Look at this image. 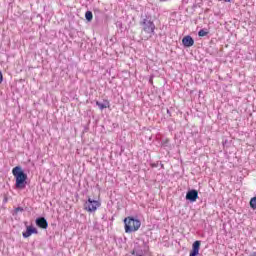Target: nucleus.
<instances>
[{"instance_id":"nucleus-5","label":"nucleus","mask_w":256,"mask_h":256,"mask_svg":"<svg viewBox=\"0 0 256 256\" xmlns=\"http://www.w3.org/2000/svg\"><path fill=\"white\" fill-rule=\"evenodd\" d=\"M187 201H191L192 203H195L199 199V192L197 190H190L186 194Z\"/></svg>"},{"instance_id":"nucleus-12","label":"nucleus","mask_w":256,"mask_h":256,"mask_svg":"<svg viewBox=\"0 0 256 256\" xmlns=\"http://www.w3.org/2000/svg\"><path fill=\"white\" fill-rule=\"evenodd\" d=\"M85 18L87 19V21H93V12L92 11H87L85 13Z\"/></svg>"},{"instance_id":"nucleus-3","label":"nucleus","mask_w":256,"mask_h":256,"mask_svg":"<svg viewBox=\"0 0 256 256\" xmlns=\"http://www.w3.org/2000/svg\"><path fill=\"white\" fill-rule=\"evenodd\" d=\"M124 229L125 233H135V231H139V229H141V221L128 216L124 219Z\"/></svg>"},{"instance_id":"nucleus-13","label":"nucleus","mask_w":256,"mask_h":256,"mask_svg":"<svg viewBox=\"0 0 256 256\" xmlns=\"http://www.w3.org/2000/svg\"><path fill=\"white\" fill-rule=\"evenodd\" d=\"M250 207L252 209H256V197L251 198V200H250Z\"/></svg>"},{"instance_id":"nucleus-8","label":"nucleus","mask_w":256,"mask_h":256,"mask_svg":"<svg viewBox=\"0 0 256 256\" xmlns=\"http://www.w3.org/2000/svg\"><path fill=\"white\" fill-rule=\"evenodd\" d=\"M36 225L40 227V229H47V227H49V223H47V220L43 217L36 219Z\"/></svg>"},{"instance_id":"nucleus-9","label":"nucleus","mask_w":256,"mask_h":256,"mask_svg":"<svg viewBox=\"0 0 256 256\" xmlns=\"http://www.w3.org/2000/svg\"><path fill=\"white\" fill-rule=\"evenodd\" d=\"M182 43L184 47H193V45H195V40H193V37L191 36H185L182 39Z\"/></svg>"},{"instance_id":"nucleus-6","label":"nucleus","mask_w":256,"mask_h":256,"mask_svg":"<svg viewBox=\"0 0 256 256\" xmlns=\"http://www.w3.org/2000/svg\"><path fill=\"white\" fill-rule=\"evenodd\" d=\"M38 231L37 228L33 226H27L26 231L22 233L23 237L27 239V237H31V235H37Z\"/></svg>"},{"instance_id":"nucleus-7","label":"nucleus","mask_w":256,"mask_h":256,"mask_svg":"<svg viewBox=\"0 0 256 256\" xmlns=\"http://www.w3.org/2000/svg\"><path fill=\"white\" fill-rule=\"evenodd\" d=\"M201 247V241H195L192 245V250L189 256H197L199 255V249Z\"/></svg>"},{"instance_id":"nucleus-11","label":"nucleus","mask_w":256,"mask_h":256,"mask_svg":"<svg viewBox=\"0 0 256 256\" xmlns=\"http://www.w3.org/2000/svg\"><path fill=\"white\" fill-rule=\"evenodd\" d=\"M207 35H209V31L205 30V29H201L198 32V37H207Z\"/></svg>"},{"instance_id":"nucleus-17","label":"nucleus","mask_w":256,"mask_h":256,"mask_svg":"<svg viewBox=\"0 0 256 256\" xmlns=\"http://www.w3.org/2000/svg\"><path fill=\"white\" fill-rule=\"evenodd\" d=\"M131 255H135V250H133V251L131 252Z\"/></svg>"},{"instance_id":"nucleus-10","label":"nucleus","mask_w":256,"mask_h":256,"mask_svg":"<svg viewBox=\"0 0 256 256\" xmlns=\"http://www.w3.org/2000/svg\"><path fill=\"white\" fill-rule=\"evenodd\" d=\"M96 105L101 111H103V109H109V107H111V103L109 102V100H104V103L96 101Z\"/></svg>"},{"instance_id":"nucleus-4","label":"nucleus","mask_w":256,"mask_h":256,"mask_svg":"<svg viewBox=\"0 0 256 256\" xmlns=\"http://www.w3.org/2000/svg\"><path fill=\"white\" fill-rule=\"evenodd\" d=\"M99 207H101V201L93 200L91 197L84 203V211L87 213H95Z\"/></svg>"},{"instance_id":"nucleus-2","label":"nucleus","mask_w":256,"mask_h":256,"mask_svg":"<svg viewBox=\"0 0 256 256\" xmlns=\"http://www.w3.org/2000/svg\"><path fill=\"white\" fill-rule=\"evenodd\" d=\"M12 174L16 179V189H25L27 185V174L23 172V169H21L19 166H16L12 169Z\"/></svg>"},{"instance_id":"nucleus-14","label":"nucleus","mask_w":256,"mask_h":256,"mask_svg":"<svg viewBox=\"0 0 256 256\" xmlns=\"http://www.w3.org/2000/svg\"><path fill=\"white\" fill-rule=\"evenodd\" d=\"M15 213H23V208H21V207H17V208H15Z\"/></svg>"},{"instance_id":"nucleus-16","label":"nucleus","mask_w":256,"mask_h":256,"mask_svg":"<svg viewBox=\"0 0 256 256\" xmlns=\"http://www.w3.org/2000/svg\"><path fill=\"white\" fill-rule=\"evenodd\" d=\"M249 256H256V253L255 252H253L252 254H250Z\"/></svg>"},{"instance_id":"nucleus-1","label":"nucleus","mask_w":256,"mask_h":256,"mask_svg":"<svg viewBox=\"0 0 256 256\" xmlns=\"http://www.w3.org/2000/svg\"><path fill=\"white\" fill-rule=\"evenodd\" d=\"M141 25H142V31H141L142 39L144 41H149V39H151L153 35H155V23H153V21L149 19H144L141 22Z\"/></svg>"},{"instance_id":"nucleus-15","label":"nucleus","mask_w":256,"mask_h":256,"mask_svg":"<svg viewBox=\"0 0 256 256\" xmlns=\"http://www.w3.org/2000/svg\"><path fill=\"white\" fill-rule=\"evenodd\" d=\"M3 83V73L0 72V84Z\"/></svg>"}]
</instances>
